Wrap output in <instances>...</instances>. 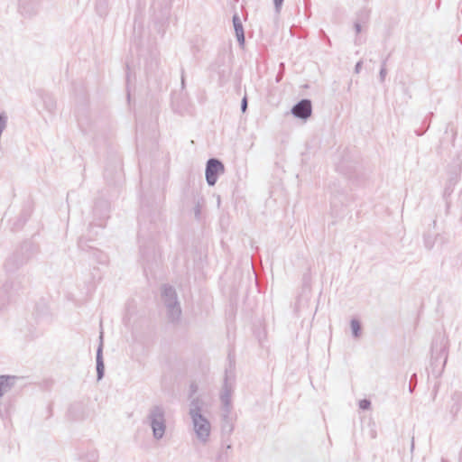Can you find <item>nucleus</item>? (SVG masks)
Instances as JSON below:
<instances>
[{"mask_svg": "<svg viewBox=\"0 0 462 462\" xmlns=\"http://www.w3.org/2000/svg\"><path fill=\"white\" fill-rule=\"evenodd\" d=\"M203 402L199 398H194L189 403V414L191 418L195 434L202 443L208 442L210 432L211 424L209 420L202 414Z\"/></svg>", "mask_w": 462, "mask_h": 462, "instance_id": "nucleus-1", "label": "nucleus"}, {"mask_svg": "<svg viewBox=\"0 0 462 462\" xmlns=\"http://www.w3.org/2000/svg\"><path fill=\"white\" fill-rule=\"evenodd\" d=\"M162 300L166 308L168 319L172 323L179 322L182 311L175 289L171 285H163L162 289Z\"/></svg>", "mask_w": 462, "mask_h": 462, "instance_id": "nucleus-2", "label": "nucleus"}, {"mask_svg": "<svg viewBox=\"0 0 462 462\" xmlns=\"http://www.w3.org/2000/svg\"><path fill=\"white\" fill-rule=\"evenodd\" d=\"M149 425L152 430V436L159 440L163 438L166 430L165 411L160 405L152 406L147 416Z\"/></svg>", "mask_w": 462, "mask_h": 462, "instance_id": "nucleus-3", "label": "nucleus"}, {"mask_svg": "<svg viewBox=\"0 0 462 462\" xmlns=\"http://www.w3.org/2000/svg\"><path fill=\"white\" fill-rule=\"evenodd\" d=\"M225 166L223 162L216 158L208 159L206 163V180L208 186H214L217 183L219 174L224 173Z\"/></svg>", "mask_w": 462, "mask_h": 462, "instance_id": "nucleus-4", "label": "nucleus"}, {"mask_svg": "<svg viewBox=\"0 0 462 462\" xmlns=\"http://www.w3.org/2000/svg\"><path fill=\"white\" fill-rule=\"evenodd\" d=\"M233 388L232 384L228 383V375L227 371L226 372V376L223 383V387L220 393V400L223 405V420L227 421L229 418V414L231 412L232 404H231V395H232Z\"/></svg>", "mask_w": 462, "mask_h": 462, "instance_id": "nucleus-5", "label": "nucleus"}, {"mask_svg": "<svg viewBox=\"0 0 462 462\" xmlns=\"http://www.w3.org/2000/svg\"><path fill=\"white\" fill-rule=\"evenodd\" d=\"M291 112L296 118L307 120L312 113L311 101L307 98L301 99L292 106Z\"/></svg>", "mask_w": 462, "mask_h": 462, "instance_id": "nucleus-6", "label": "nucleus"}, {"mask_svg": "<svg viewBox=\"0 0 462 462\" xmlns=\"http://www.w3.org/2000/svg\"><path fill=\"white\" fill-rule=\"evenodd\" d=\"M447 342L444 337H440L439 339L434 341L431 346V356L435 361H438L440 358H444V364L447 361Z\"/></svg>", "mask_w": 462, "mask_h": 462, "instance_id": "nucleus-7", "label": "nucleus"}, {"mask_svg": "<svg viewBox=\"0 0 462 462\" xmlns=\"http://www.w3.org/2000/svg\"><path fill=\"white\" fill-rule=\"evenodd\" d=\"M99 346L97 350L96 363H97V379L100 381L104 377L105 365L103 360V332H100Z\"/></svg>", "mask_w": 462, "mask_h": 462, "instance_id": "nucleus-8", "label": "nucleus"}, {"mask_svg": "<svg viewBox=\"0 0 462 462\" xmlns=\"http://www.w3.org/2000/svg\"><path fill=\"white\" fill-rule=\"evenodd\" d=\"M19 10L23 15L31 17L38 13L39 5L36 0H19Z\"/></svg>", "mask_w": 462, "mask_h": 462, "instance_id": "nucleus-9", "label": "nucleus"}, {"mask_svg": "<svg viewBox=\"0 0 462 462\" xmlns=\"http://www.w3.org/2000/svg\"><path fill=\"white\" fill-rule=\"evenodd\" d=\"M18 380L19 377L14 375H0V399L14 387Z\"/></svg>", "mask_w": 462, "mask_h": 462, "instance_id": "nucleus-10", "label": "nucleus"}, {"mask_svg": "<svg viewBox=\"0 0 462 462\" xmlns=\"http://www.w3.org/2000/svg\"><path fill=\"white\" fill-rule=\"evenodd\" d=\"M68 415L74 420H83L87 415L85 405L82 402L72 403L68 410Z\"/></svg>", "mask_w": 462, "mask_h": 462, "instance_id": "nucleus-11", "label": "nucleus"}, {"mask_svg": "<svg viewBox=\"0 0 462 462\" xmlns=\"http://www.w3.org/2000/svg\"><path fill=\"white\" fill-rule=\"evenodd\" d=\"M233 25L239 44L243 45L245 43V32L241 19L237 14L233 15Z\"/></svg>", "mask_w": 462, "mask_h": 462, "instance_id": "nucleus-12", "label": "nucleus"}, {"mask_svg": "<svg viewBox=\"0 0 462 462\" xmlns=\"http://www.w3.org/2000/svg\"><path fill=\"white\" fill-rule=\"evenodd\" d=\"M462 406V393L455 392L451 396L450 412L453 415L457 414Z\"/></svg>", "mask_w": 462, "mask_h": 462, "instance_id": "nucleus-13", "label": "nucleus"}, {"mask_svg": "<svg viewBox=\"0 0 462 462\" xmlns=\"http://www.w3.org/2000/svg\"><path fill=\"white\" fill-rule=\"evenodd\" d=\"M95 10L100 17H104L108 14V1L96 0Z\"/></svg>", "mask_w": 462, "mask_h": 462, "instance_id": "nucleus-14", "label": "nucleus"}, {"mask_svg": "<svg viewBox=\"0 0 462 462\" xmlns=\"http://www.w3.org/2000/svg\"><path fill=\"white\" fill-rule=\"evenodd\" d=\"M194 203V216L197 220H199L201 218V208L204 206V199L202 198H195Z\"/></svg>", "mask_w": 462, "mask_h": 462, "instance_id": "nucleus-15", "label": "nucleus"}, {"mask_svg": "<svg viewBox=\"0 0 462 462\" xmlns=\"http://www.w3.org/2000/svg\"><path fill=\"white\" fill-rule=\"evenodd\" d=\"M367 19H368L367 12H362L358 15V19L354 24V28H355L356 33H359L362 31L361 22L365 23L367 21Z\"/></svg>", "mask_w": 462, "mask_h": 462, "instance_id": "nucleus-16", "label": "nucleus"}, {"mask_svg": "<svg viewBox=\"0 0 462 462\" xmlns=\"http://www.w3.org/2000/svg\"><path fill=\"white\" fill-rule=\"evenodd\" d=\"M350 326H351V330H352L353 336L355 337H359L361 335L360 322L357 319H351Z\"/></svg>", "mask_w": 462, "mask_h": 462, "instance_id": "nucleus-17", "label": "nucleus"}, {"mask_svg": "<svg viewBox=\"0 0 462 462\" xmlns=\"http://www.w3.org/2000/svg\"><path fill=\"white\" fill-rule=\"evenodd\" d=\"M93 257L97 260V263L105 264L107 263V255L103 252L95 249L93 250Z\"/></svg>", "mask_w": 462, "mask_h": 462, "instance_id": "nucleus-18", "label": "nucleus"}, {"mask_svg": "<svg viewBox=\"0 0 462 462\" xmlns=\"http://www.w3.org/2000/svg\"><path fill=\"white\" fill-rule=\"evenodd\" d=\"M386 61H387V59H384L382 61L381 69H380V72H379V79H380L381 82L384 81L386 74H387Z\"/></svg>", "mask_w": 462, "mask_h": 462, "instance_id": "nucleus-19", "label": "nucleus"}, {"mask_svg": "<svg viewBox=\"0 0 462 462\" xmlns=\"http://www.w3.org/2000/svg\"><path fill=\"white\" fill-rule=\"evenodd\" d=\"M43 101H44L46 109H48L49 111H52L55 108V101L52 99V97H48Z\"/></svg>", "mask_w": 462, "mask_h": 462, "instance_id": "nucleus-20", "label": "nucleus"}, {"mask_svg": "<svg viewBox=\"0 0 462 462\" xmlns=\"http://www.w3.org/2000/svg\"><path fill=\"white\" fill-rule=\"evenodd\" d=\"M417 383V375L416 374H413L410 379L409 383V391L410 393H412Z\"/></svg>", "mask_w": 462, "mask_h": 462, "instance_id": "nucleus-21", "label": "nucleus"}, {"mask_svg": "<svg viewBox=\"0 0 462 462\" xmlns=\"http://www.w3.org/2000/svg\"><path fill=\"white\" fill-rule=\"evenodd\" d=\"M99 208L106 212L108 209L106 202L97 203L94 208V213L96 214Z\"/></svg>", "mask_w": 462, "mask_h": 462, "instance_id": "nucleus-22", "label": "nucleus"}, {"mask_svg": "<svg viewBox=\"0 0 462 462\" xmlns=\"http://www.w3.org/2000/svg\"><path fill=\"white\" fill-rule=\"evenodd\" d=\"M371 406V402L367 399H363L359 402V408L361 410H368Z\"/></svg>", "mask_w": 462, "mask_h": 462, "instance_id": "nucleus-23", "label": "nucleus"}, {"mask_svg": "<svg viewBox=\"0 0 462 462\" xmlns=\"http://www.w3.org/2000/svg\"><path fill=\"white\" fill-rule=\"evenodd\" d=\"M424 244H425V246L428 248V249H431L433 247V245H434V241L431 237L430 236H425L424 237Z\"/></svg>", "mask_w": 462, "mask_h": 462, "instance_id": "nucleus-24", "label": "nucleus"}, {"mask_svg": "<svg viewBox=\"0 0 462 462\" xmlns=\"http://www.w3.org/2000/svg\"><path fill=\"white\" fill-rule=\"evenodd\" d=\"M283 0H273L275 12L279 14L282 5Z\"/></svg>", "mask_w": 462, "mask_h": 462, "instance_id": "nucleus-25", "label": "nucleus"}, {"mask_svg": "<svg viewBox=\"0 0 462 462\" xmlns=\"http://www.w3.org/2000/svg\"><path fill=\"white\" fill-rule=\"evenodd\" d=\"M247 106H248V101H247L246 96H245L242 98V101H241V111L243 113H245L246 111V109H247Z\"/></svg>", "mask_w": 462, "mask_h": 462, "instance_id": "nucleus-26", "label": "nucleus"}, {"mask_svg": "<svg viewBox=\"0 0 462 462\" xmlns=\"http://www.w3.org/2000/svg\"><path fill=\"white\" fill-rule=\"evenodd\" d=\"M97 458H98V454L96 451H94L90 454V457H89V458H88V460L89 462H96L97 460Z\"/></svg>", "mask_w": 462, "mask_h": 462, "instance_id": "nucleus-27", "label": "nucleus"}, {"mask_svg": "<svg viewBox=\"0 0 462 462\" xmlns=\"http://www.w3.org/2000/svg\"><path fill=\"white\" fill-rule=\"evenodd\" d=\"M362 64H363V61L362 60H359L356 66H355V72L356 73H359L361 71V69H362Z\"/></svg>", "mask_w": 462, "mask_h": 462, "instance_id": "nucleus-28", "label": "nucleus"}, {"mask_svg": "<svg viewBox=\"0 0 462 462\" xmlns=\"http://www.w3.org/2000/svg\"><path fill=\"white\" fill-rule=\"evenodd\" d=\"M79 248H81L82 250H85V242L83 241V239H79Z\"/></svg>", "mask_w": 462, "mask_h": 462, "instance_id": "nucleus-29", "label": "nucleus"}, {"mask_svg": "<svg viewBox=\"0 0 462 462\" xmlns=\"http://www.w3.org/2000/svg\"><path fill=\"white\" fill-rule=\"evenodd\" d=\"M181 85H182V87H184V85H185L183 75L181 76Z\"/></svg>", "mask_w": 462, "mask_h": 462, "instance_id": "nucleus-30", "label": "nucleus"}, {"mask_svg": "<svg viewBox=\"0 0 462 462\" xmlns=\"http://www.w3.org/2000/svg\"><path fill=\"white\" fill-rule=\"evenodd\" d=\"M413 448H414V441L412 440L411 441V449H413Z\"/></svg>", "mask_w": 462, "mask_h": 462, "instance_id": "nucleus-31", "label": "nucleus"}, {"mask_svg": "<svg viewBox=\"0 0 462 462\" xmlns=\"http://www.w3.org/2000/svg\"><path fill=\"white\" fill-rule=\"evenodd\" d=\"M157 1H158V0H155L154 4H156V2H157Z\"/></svg>", "mask_w": 462, "mask_h": 462, "instance_id": "nucleus-32", "label": "nucleus"}]
</instances>
